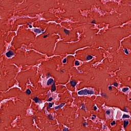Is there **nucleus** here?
Returning a JSON list of instances; mask_svg holds the SVG:
<instances>
[{"instance_id": "72a5a7b5", "label": "nucleus", "mask_w": 131, "mask_h": 131, "mask_svg": "<svg viewBox=\"0 0 131 131\" xmlns=\"http://www.w3.org/2000/svg\"><path fill=\"white\" fill-rule=\"evenodd\" d=\"M29 27L32 28L33 27L32 26V25H29Z\"/></svg>"}, {"instance_id": "c85d7f7f", "label": "nucleus", "mask_w": 131, "mask_h": 131, "mask_svg": "<svg viewBox=\"0 0 131 131\" xmlns=\"http://www.w3.org/2000/svg\"><path fill=\"white\" fill-rule=\"evenodd\" d=\"M123 112H128L127 111H126V108H123Z\"/></svg>"}, {"instance_id": "58836bf2", "label": "nucleus", "mask_w": 131, "mask_h": 131, "mask_svg": "<svg viewBox=\"0 0 131 131\" xmlns=\"http://www.w3.org/2000/svg\"><path fill=\"white\" fill-rule=\"evenodd\" d=\"M61 72H63V71H61Z\"/></svg>"}, {"instance_id": "473e14b6", "label": "nucleus", "mask_w": 131, "mask_h": 131, "mask_svg": "<svg viewBox=\"0 0 131 131\" xmlns=\"http://www.w3.org/2000/svg\"><path fill=\"white\" fill-rule=\"evenodd\" d=\"M43 38H46L47 37V35L43 36Z\"/></svg>"}, {"instance_id": "f03ea898", "label": "nucleus", "mask_w": 131, "mask_h": 131, "mask_svg": "<svg viewBox=\"0 0 131 131\" xmlns=\"http://www.w3.org/2000/svg\"><path fill=\"white\" fill-rule=\"evenodd\" d=\"M14 55V53L12 51H9L7 53H6V55L8 58H10L12 56Z\"/></svg>"}, {"instance_id": "1a4fd4ad", "label": "nucleus", "mask_w": 131, "mask_h": 131, "mask_svg": "<svg viewBox=\"0 0 131 131\" xmlns=\"http://www.w3.org/2000/svg\"><path fill=\"white\" fill-rule=\"evenodd\" d=\"M130 118V116L128 115H126V114H123V115L122 116V118L124 119V118Z\"/></svg>"}, {"instance_id": "ddd939ff", "label": "nucleus", "mask_w": 131, "mask_h": 131, "mask_svg": "<svg viewBox=\"0 0 131 131\" xmlns=\"http://www.w3.org/2000/svg\"><path fill=\"white\" fill-rule=\"evenodd\" d=\"M26 93L27 94L29 95L30 94H31V91H30V90L29 89H27Z\"/></svg>"}, {"instance_id": "f257e3e1", "label": "nucleus", "mask_w": 131, "mask_h": 131, "mask_svg": "<svg viewBox=\"0 0 131 131\" xmlns=\"http://www.w3.org/2000/svg\"><path fill=\"white\" fill-rule=\"evenodd\" d=\"M94 94V91L92 90H89L88 89H84L78 92V95L79 96H87L88 95Z\"/></svg>"}, {"instance_id": "0eeeda50", "label": "nucleus", "mask_w": 131, "mask_h": 131, "mask_svg": "<svg viewBox=\"0 0 131 131\" xmlns=\"http://www.w3.org/2000/svg\"><path fill=\"white\" fill-rule=\"evenodd\" d=\"M70 83H71V85L72 87L75 88V86H76L77 83L75 82V80H72L70 81Z\"/></svg>"}, {"instance_id": "cd10ccee", "label": "nucleus", "mask_w": 131, "mask_h": 131, "mask_svg": "<svg viewBox=\"0 0 131 131\" xmlns=\"http://www.w3.org/2000/svg\"><path fill=\"white\" fill-rule=\"evenodd\" d=\"M118 85V84H117V83H116V82L114 83V86L117 87Z\"/></svg>"}, {"instance_id": "39448f33", "label": "nucleus", "mask_w": 131, "mask_h": 131, "mask_svg": "<svg viewBox=\"0 0 131 131\" xmlns=\"http://www.w3.org/2000/svg\"><path fill=\"white\" fill-rule=\"evenodd\" d=\"M64 105H65V103H62L61 104H60V105H59L57 106H55L54 109L55 110H56L57 109H60V108H62L63 106H64Z\"/></svg>"}, {"instance_id": "b1692460", "label": "nucleus", "mask_w": 131, "mask_h": 131, "mask_svg": "<svg viewBox=\"0 0 131 131\" xmlns=\"http://www.w3.org/2000/svg\"><path fill=\"white\" fill-rule=\"evenodd\" d=\"M67 61V59L64 58L63 61H62V62H63V63H65Z\"/></svg>"}, {"instance_id": "dca6fc26", "label": "nucleus", "mask_w": 131, "mask_h": 131, "mask_svg": "<svg viewBox=\"0 0 131 131\" xmlns=\"http://www.w3.org/2000/svg\"><path fill=\"white\" fill-rule=\"evenodd\" d=\"M101 96H102V97H104V98H106V94H105V93H101Z\"/></svg>"}, {"instance_id": "9b49d317", "label": "nucleus", "mask_w": 131, "mask_h": 131, "mask_svg": "<svg viewBox=\"0 0 131 131\" xmlns=\"http://www.w3.org/2000/svg\"><path fill=\"white\" fill-rule=\"evenodd\" d=\"M48 118H49V119L51 120H54V118L53 117V116L50 115H48Z\"/></svg>"}, {"instance_id": "6ab92c4d", "label": "nucleus", "mask_w": 131, "mask_h": 131, "mask_svg": "<svg viewBox=\"0 0 131 131\" xmlns=\"http://www.w3.org/2000/svg\"><path fill=\"white\" fill-rule=\"evenodd\" d=\"M64 32L66 34H68L69 32H68V30L67 29H64Z\"/></svg>"}, {"instance_id": "f8f14e48", "label": "nucleus", "mask_w": 131, "mask_h": 131, "mask_svg": "<svg viewBox=\"0 0 131 131\" xmlns=\"http://www.w3.org/2000/svg\"><path fill=\"white\" fill-rule=\"evenodd\" d=\"M128 90V88H124L122 89V92L123 93H125L126 92H127Z\"/></svg>"}, {"instance_id": "f3484780", "label": "nucleus", "mask_w": 131, "mask_h": 131, "mask_svg": "<svg viewBox=\"0 0 131 131\" xmlns=\"http://www.w3.org/2000/svg\"><path fill=\"white\" fill-rule=\"evenodd\" d=\"M52 106H53V105H52V103L49 102V106H48V107H49V108H51V107H52Z\"/></svg>"}, {"instance_id": "4c0bfd02", "label": "nucleus", "mask_w": 131, "mask_h": 131, "mask_svg": "<svg viewBox=\"0 0 131 131\" xmlns=\"http://www.w3.org/2000/svg\"><path fill=\"white\" fill-rule=\"evenodd\" d=\"M129 100L130 101H131V98H130Z\"/></svg>"}, {"instance_id": "e433bc0d", "label": "nucleus", "mask_w": 131, "mask_h": 131, "mask_svg": "<svg viewBox=\"0 0 131 131\" xmlns=\"http://www.w3.org/2000/svg\"><path fill=\"white\" fill-rule=\"evenodd\" d=\"M51 104H52V105H54V102H52V103H51Z\"/></svg>"}, {"instance_id": "4be33fe9", "label": "nucleus", "mask_w": 131, "mask_h": 131, "mask_svg": "<svg viewBox=\"0 0 131 131\" xmlns=\"http://www.w3.org/2000/svg\"><path fill=\"white\" fill-rule=\"evenodd\" d=\"M53 100V98L52 97H50L49 98V100H48L49 102H51Z\"/></svg>"}, {"instance_id": "2eb2a0df", "label": "nucleus", "mask_w": 131, "mask_h": 131, "mask_svg": "<svg viewBox=\"0 0 131 131\" xmlns=\"http://www.w3.org/2000/svg\"><path fill=\"white\" fill-rule=\"evenodd\" d=\"M75 64L77 66H78L79 65V62L77 60H76L75 61Z\"/></svg>"}, {"instance_id": "aec40b11", "label": "nucleus", "mask_w": 131, "mask_h": 131, "mask_svg": "<svg viewBox=\"0 0 131 131\" xmlns=\"http://www.w3.org/2000/svg\"><path fill=\"white\" fill-rule=\"evenodd\" d=\"M93 117H91V119L94 120V119H96V115H93Z\"/></svg>"}, {"instance_id": "c756f323", "label": "nucleus", "mask_w": 131, "mask_h": 131, "mask_svg": "<svg viewBox=\"0 0 131 131\" xmlns=\"http://www.w3.org/2000/svg\"><path fill=\"white\" fill-rule=\"evenodd\" d=\"M62 131H68V128H66L62 129Z\"/></svg>"}, {"instance_id": "20e7f679", "label": "nucleus", "mask_w": 131, "mask_h": 131, "mask_svg": "<svg viewBox=\"0 0 131 131\" xmlns=\"http://www.w3.org/2000/svg\"><path fill=\"white\" fill-rule=\"evenodd\" d=\"M53 83H54V79L50 78L48 80L47 84L48 86H50Z\"/></svg>"}, {"instance_id": "a211bd4d", "label": "nucleus", "mask_w": 131, "mask_h": 131, "mask_svg": "<svg viewBox=\"0 0 131 131\" xmlns=\"http://www.w3.org/2000/svg\"><path fill=\"white\" fill-rule=\"evenodd\" d=\"M105 113L106 114V115H110V114H111V112L110 111H106L105 112Z\"/></svg>"}, {"instance_id": "ea45409f", "label": "nucleus", "mask_w": 131, "mask_h": 131, "mask_svg": "<svg viewBox=\"0 0 131 131\" xmlns=\"http://www.w3.org/2000/svg\"><path fill=\"white\" fill-rule=\"evenodd\" d=\"M130 97H131V96H130Z\"/></svg>"}, {"instance_id": "5701e85b", "label": "nucleus", "mask_w": 131, "mask_h": 131, "mask_svg": "<svg viewBox=\"0 0 131 131\" xmlns=\"http://www.w3.org/2000/svg\"><path fill=\"white\" fill-rule=\"evenodd\" d=\"M81 108L83 109V110H85V106L84 105V104H83L82 105H81Z\"/></svg>"}, {"instance_id": "393cba45", "label": "nucleus", "mask_w": 131, "mask_h": 131, "mask_svg": "<svg viewBox=\"0 0 131 131\" xmlns=\"http://www.w3.org/2000/svg\"><path fill=\"white\" fill-rule=\"evenodd\" d=\"M88 123L87 122H85L83 124V126H88Z\"/></svg>"}, {"instance_id": "412c9836", "label": "nucleus", "mask_w": 131, "mask_h": 131, "mask_svg": "<svg viewBox=\"0 0 131 131\" xmlns=\"http://www.w3.org/2000/svg\"><path fill=\"white\" fill-rule=\"evenodd\" d=\"M116 124L115 121H113V122L111 123L112 126H114Z\"/></svg>"}, {"instance_id": "2f4dec72", "label": "nucleus", "mask_w": 131, "mask_h": 131, "mask_svg": "<svg viewBox=\"0 0 131 131\" xmlns=\"http://www.w3.org/2000/svg\"><path fill=\"white\" fill-rule=\"evenodd\" d=\"M78 73H79V74L83 73L82 71H79L78 72Z\"/></svg>"}, {"instance_id": "7c9ffc66", "label": "nucleus", "mask_w": 131, "mask_h": 131, "mask_svg": "<svg viewBox=\"0 0 131 131\" xmlns=\"http://www.w3.org/2000/svg\"><path fill=\"white\" fill-rule=\"evenodd\" d=\"M112 86H109V90L110 91H112Z\"/></svg>"}, {"instance_id": "4468645a", "label": "nucleus", "mask_w": 131, "mask_h": 131, "mask_svg": "<svg viewBox=\"0 0 131 131\" xmlns=\"http://www.w3.org/2000/svg\"><path fill=\"white\" fill-rule=\"evenodd\" d=\"M93 57L92 55H89L88 56L86 57V59L87 60H92Z\"/></svg>"}, {"instance_id": "f704fd0d", "label": "nucleus", "mask_w": 131, "mask_h": 131, "mask_svg": "<svg viewBox=\"0 0 131 131\" xmlns=\"http://www.w3.org/2000/svg\"><path fill=\"white\" fill-rule=\"evenodd\" d=\"M95 20H93V21H92V22L91 23H92V24H95Z\"/></svg>"}, {"instance_id": "a878e982", "label": "nucleus", "mask_w": 131, "mask_h": 131, "mask_svg": "<svg viewBox=\"0 0 131 131\" xmlns=\"http://www.w3.org/2000/svg\"><path fill=\"white\" fill-rule=\"evenodd\" d=\"M124 52L126 53V54H128V52L127 49H125Z\"/></svg>"}, {"instance_id": "7ed1b4c3", "label": "nucleus", "mask_w": 131, "mask_h": 131, "mask_svg": "<svg viewBox=\"0 0 131 131\" xmlns=\"http://www.w3.org/2000/svg\"><path fill=\"white\" fill-rule=\"evenodd\" d=\"M34 32H35L36 33H45V31L43 32V30H41V29H35L34 30Z\"/></svg>"}, {"instance_id": "9d476101", "label": "nucleus", "mask_w": 131, "mask_h": 131, "mask_svg": "<svg viewBox=\"0 0 131 131\" xmlns=\"http://www.w3.org/2000/svg\"><path fill=\"white\" fill-rule=\"evenodd\" d=\"M33 100L35 102V103H38V101L39 100V98L37 97H34Z\"/></svg>"}, {"instance_id": "6e6552de", "label": "nucleus", "mask_w": 131, "mask_h": 131, "mask_svg": "<svg viewBox=\"0 0 131 131\" xmlns=\"http://www.w3.org/2000/svg\"><path fill=\"white\" fill-rule=\"evenodd\" d=\"M51 91H53V92L56 91V85H55V83H53L51 86Z\"/></svg>"}, {"instance_id": "c9c22d12", "label": "nucleus", "mask_w": 131, "mask_h": 131, "mask_svg": "<svg viewBox=\"0 0 131 131\" xmlns=\"http://www.w3.org/2000/svg\"><path fill=\"white\" fill-rule=\"evenodd\" d=\"M105 125H103V129H105Z\"/></svg>"}, {"instance_id": "423d86ee", "label": "nucleus", "mask_w": 131, "mask_h": 131, "mask_svg": "<svg viewBox=\"0 0 131 131\" xmlns=\"http://www.w3.org/2000/svg\"><path fill=\"white\" fill-rule=\"evenodd\" d=\"M129 123L128 121L124 120L123 121V128H126V126H127L128 124Z\"/></svg>"}, {"instance_id": "bb28decb", "label": "nucleus", "mask_w": 131, "mask_h": 131, "mask_svg": "<svg viewBox=\"0 0 131 131\" xmlns=\"http://www.w3.org/2000/svg\"><path fill=\"white\" fill-rule=\"evenodd\" d=\"M93 108H94V111H96V110H97V107H96V106H94L93 107Z\"/></svg>"}]
</instances>
